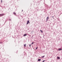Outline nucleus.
Segmentation results:
<instances>
[{
	"instance_id": "1",
	"label": "nucleus",
	"mask_w": 62,
	"mask_h": 62,
	"mask_svg": "<svg viewBox=\"0 0 62 62\" xmlns=\"http://www.w3.org/2000/svg\"><path fill=\"white\" fill-rule=\"evenodd\" d=\"M4 15H5V14H0V17H1V16H3Z\"/></svg>"
},
{
	"instance_id": "2",
	"label": "nucleus",
	"mask_w": 62,
	"mask_h": 62,
	"mask_svg": "<svg viewBox=\"0 0 62 62\" xmlns=\"http://www.w3.org/2000/svg\"><path fill=\"white\" fill-rule=\"evenodd\" d=\"M48 19H49V17L48 16L46 18V22H47V21H48Z\"/></svg>"
},
{
	"instance_id": "3",
	"label": "nucleus",
	"mask_w": 62,
	"mask_h": 62,
	"mask_svg": "<svg viewBox=\"0 0 62 62\" xmlns=\"http://www.w3.org/2000/svg\"><path fill=\"white\" fill-rule=\"evenodd\" d=\"M29 23H30L29 22V21L28 20L27 22V24H28Z\"/></svg>"
},
{
	"instance_id": "4",
	"label": "nucleus",
	"mask_w": 62,
	"mask_h": 62,
	"mask_svg": "<svg viewBox=\"0 0 62 62\" xmlns=\"http://www.w3.org/2000/svg\"><path fill=\"white\" fill-rule=\"evenodd\" d=\"M57 59H60V57L58 56L57 57Z\"/></svg>"
},
{
	"instance_id": "5",
	"label": "nucleus",
	"mask_w": 62,
	"mask_h": 62,
	"mask_svg": "<svg viewBox=\"0 0 62 62\" xmlns=\"http://www.w3.org/2000/svg\"><path fill=\"white\" fill-rule=\"evenodd\" d=\"M38 61H41V59H39L38 60Z\"/></svg>"
},
{
	"instance_id": "6",
	"label": "nucleus",
	"mask_w": 62,
	"mask_h": 62,
	"mask_svg": "<svg viewBox=\"0 0 62 62\" xmlns=\"http://www.w3.org/2000/svg\"><path fill=\"white\" fill-rule=\"evenodd\" d=\"M27 35L26 34H25L24 35V37H25V36H27Z\"/></svg>"
},
{
	"instance_id": "7",
	"label": "nucleus",
	"mask_w": 62,
	"mask_h": 62,
	"mask_svg": "<svg viewBox=\"0 0 62 62\" xmlns=\"http://www.w3.org/2000/svg\"><path fill=\"white\" fill-rule=\"evenodd\" d=\"M13 14H14V15H16V13H15V12H14L13 13Z\"/></svg>"
},
{
	"instance_id": "8",
	"label": "nucleus",
	"mask_w": 62,
	"mask_h": 62,
	"mask_svg": "<svg viewBox=\"0 0 62 62\" xmlns=\"http://www.w3.org/2000/svg\"><path fill=\"white\" fill-rule=\"evenodd\" d=\"M26 44H25V45H24V47H26Z\"/></svg>"
},
{
	"instance_id": "9",
	"label": "nucleus",
	"mask_w": 62,
	"mask_h": 62,
	"mask_svg": "<svg viewBox=\"0 0 62 62\" xmlns=\"http://www.w3.org/2000/svg\"><path fill=\"white\" fill-rule=\"evenodd\" d=\"M58 50L59 51H60V50H62V49H59Z\"/></svg>"
},
{
	"instance_id": "10",
	"label": "nucleus",
	"mask_w": 62,
	"mask_h": 62,
	"mask_svg": "<svg viewBox=\"0 0 62 62\" xmlns=\"http://www.w3.org/2000/svg\"><path fill=\"white\" fill-rule=\"evenodd\" d=\"M45 56H42V58H44V57Z\"/></svg>"
},
{
	"instance_id": "11",
	"label": "nucleus",
	"mask_w": 62,
	"mask_h": 62,
	"mask_svg": "<svg viewBox=\"0 0 62 62\" xmlns=\"http://www.w3.org/2000/svg\"><path fill=\"white\" fill-rule=\"evenodd\" d=\"M40 32H41L42 33H43V31H42V30H40Z\"/></svg>"
},
{
	"instance_id": "12",
	"label": "nucleus",
	"mask_w": 62,
	"mask_h": 62,
	"mask_svg": "<svg viewBox=\"0 0 62 62\" xmlns=\"http://www.w3.org/2000/svg\"><path fill=\"white\" fill-rule=\"evenodd\" d=\"M34 42H32V43H31V45H32L33 44H34Z\"/></svg>"
},
{
	"instance_id": "13",
	"label": "nucleus",
	"mask_w": 62,
	"mask_h": 62,
	"mask_svg": "<svg viewBox=\"0 0 62 62\" xmlns=\"http://www.w3.org/2000/svg\"><path fill=\"white\" fill-rule=\"evenodd\" d=\"M1 43H2V42H0V44H1Z\"/></svg>"
},
{
	"instance_id": "14",
	"label": "nucleus",
	"mask_w": 62,
	"mask_h": 62,
	"mask_svg": "<svg viewBox=\"0 0 62 62\" xmlns=\"http://www.w3.org/2000/svg\"><path fill=\"white\" fill-rule=\"evenodd\" d=\"M37 49H38V47H36V50H37Z\"/></svg>"
},
{
	"instance_id": "15",
	"label": "nucleus",
	"mask_w": 62,
	"mask_h": 62,
	"mask_svg": "<svg viewBox=\"0 0 62 62\" xmlns=\"http://www.w3.org/2000/svg\"><path fill=\"white\" fill-rule=\"evenodd\" d=\"M9 21H11V19H9Z\"/></svg>"
},
{
	"instance_id": "16",
	"label": "nucleus",
	"mask_w": 62,
	"mask_h": 62,
	"mask_svg": "<svg viewBox=\"0 0 62 62\" xmlns=\"http://www.w3.org/2000/svg\"><path fill=\"white\" fill-rule=\"evenodd\" d=\"M44 61H45V60H44V61H42V62H44Z\"/></svg>"
},
{
	"instance_id": "17",
	"label": "nucleus",
	"mask_w": 62,
	"mask_h": 62,
	"mask_svg": "<svg viewBox=\"0 0 62 62\" xmlns=\"http://www.w3.org/2000/svg\"><path fill=\"white\" fill-rule=\"evenodd\" d=\"M52 18H54V17L53 16H52L51 17Z\"/></svg>"
},
{
	"instance_id": "18",
	"label": "nucleus",
	"mask_w": 62,
	"mask_h": 62,
	"mask_svg": "<svg viewBox=\"0 0 62 62\" xmlns=\"http://www.w3.org/2000/svg\"><path fill=\"white\" fill-rule=\"evenodd\" d=\"M29 46H30H30H31V44H30V45Z\"/></svg>"
},
{
	"instance_id": "19",
	"label": "nucleus",
	"mask_w": 62,
	"mask_h": 62,
	"mask_svg": "<svg viewBox=\"0 0 62 62\" xmlns=\"http://www.w3.org/2000/svg\"><path fill=\"white\" fill-rule=\"evenodd\" d=\"M1 2H2V0H1Z\"/></svg>"
},
{
	"instance_id": "20",
	"label": "nucleus",
	"mask_w": 62,
	"mask_h": 62,
	"mask_svg": "<svg viewBox=\"0 0 62 62\" xmlns=\"http://www.w3.org/2000/svg\"><path fill=\"white\" fill-rule=\"evenodd\" d=\"M22 11H23V10H22Z\"/></svg>"
}]
</instances>
